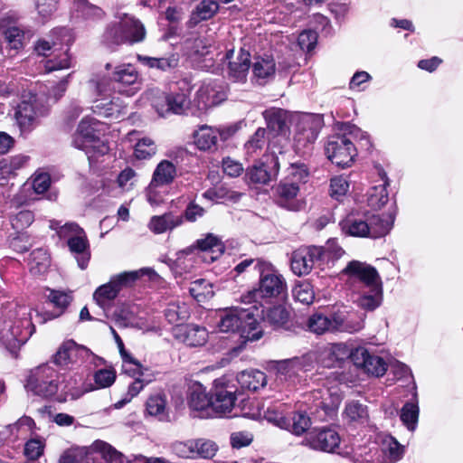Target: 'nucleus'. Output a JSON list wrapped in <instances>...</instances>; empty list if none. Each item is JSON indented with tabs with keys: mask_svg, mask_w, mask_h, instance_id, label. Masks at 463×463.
Here are the masks:
<instances>
[{
	"mask_svg": "<svg viewBox=\"0 0 463 463\" xmlns=\"http://www.w3.org/2000/svg\"><path fill=\"white\" fill-rule=\"evenodd\" d=\"M105 69L110 71L109 77L95 74L88 81L90 90L95 91L97 95L109 94L112 90V83L118 84L119 93L128 97L135 95L141 89L139 74L134 65L123 63L113 66L108 62Z\"/></svg>",
	"mask_w": 463,
	"mask_h": 463,
	"instance_id": "nucleus-1",
	"label": "nucleus"
},
{
	"mask_svg": "<svg viewBox=\"0 0 463 463\" xmlns=\"http://www.w3.org/2000/svg\"><path fill=\"white\" fill-rule=\"evenodd\" d=\"M217 324L221 332L238 334L244 341H256L262 336L259 319L260 314L256 305L247 308L239 307L222 310Z\"/></svg>",
	"mask_w": 463,
	"mask_h": 463,
	"instance_id": "nucleus-2",
	"label": "nucleus"
},
{
	"mask_svg": "<svg viewBox=\"0 0 463 463\" xmlns=\"http://www.w3.org/2000/svg\"><path fill=\"white\" fill-rule=\"evenodd\" d=\"M392 223L391 215L351 213L339 222V226L347 236L378 239L389 233Z\"/></svg>",
	"mask_w": 463,
	"mask_h": 463,
	"instance_id": "nucleus-3",
	"label": "nucleus"
},
{
	"mask_svg": "<svg viewBox=\"0 0 463 463\" xmlns=\"http://www.w3.org/2000/svg\"><path fill=\"white\" fill-rule=\"evenodd\" d=\"M196 250H200V258L208 263L216 260L224 251V246L221 240L212 234L208 233L204 238L196 241L194 245L189 246L176 253L175 260H169L168 265L172 269H180L184 271H188L192 267L191 264H185V260H192V256L194 255Z\"/></svg>",
	"mask_w": 463,
	"mask_h": 463,
	"instance_id": "nucleus-4",
	"label": "nucleus"
},
{
	"mask_svg": "<svg viewBox=\"0 0 463 463\" xmlns=\"http://www.w3.org/2000/svg\"><path fill=\"white\" fill-rule=\"evenodd\" d=\"M118 23L110 25L104 33L108 44H134L146 38L144 24L136 17L128 14H118Z\"/></svg>",
	"mask_w": 463,
	"mask_h": 463,
	"instance_id": "nucleus-5",
	"label": "nucleus"
},
{
	"mask_svg": "<svg viewBox=\"0 0 463 463\" xmlns=\"http://www.w3.org/2000/svg\"><path fill=\"white\" fill-rule=\"evenodd\" d=\"M99 121L84 118L79 124L73 138V146L85 152L90 163L109 152V146L99 138L97 127Z\"/></svg>",
	"mask_w": 463,
	"mask_h": 463,
	"instance_id": "nucleus-6",
	"label": "nucleus"
},
{
	"mask_svg": "<svg viewBox=\"0 0 463 463\" xmlns=\"http://www.w3.org/2000/svg\"><path fill=\"white\" fill-rule=\"evenodd\" d=\"M257 265L260 272L259 286L250 291L249 296L245 297L248 299L247 301L278 298L284 294L287 289V283L278 269L271 263L264 260H258Z\"/></svg>",
	"mask_w": 463,
	"mask_h": 463,
	"instance_id": "nucleus-7",
	"label": "nucleus"
},
{
	"mask_svg": "<svg viewBox=\"0 0 463 463\" xmlns=\"http://www.w3.org/2000/svg\"><path fill=\"white\" fill-rule=\"evenodd\" d=\"M63 381L54 367L45 364L31 370L26 387L35 395L48 399L57 394Z\"/></svg>",
	"mask_w": 463,
	"mask_h": 463,
	"instance_id": "nucleus-8",
	"label": "nucleus"
},
{
	"mask_svg": "<svg viewBox=\"0 0 463 463\" xmlns=\"http://www.w3.org/2000/svg\"><path fill=\"white\" fill-rule=\"evenodd\" d=\"M18 316L19 318L8 329L3 331L1 336L3 343L11 352L24 345L34 332L31 310L21 307Z\"/></svg>",
	"mask_w": 463,
	"mask_h": 463,
	"instance_id": "nucleus-9",
	"label": "nucleus"
},
{
	"mask_svg": "<svg viewBox=\"0 0 463 463\" xmlns=\"http://www.w3.org/2000/svg\"><path fill=\"white\" fill-rule=\"evenodd\" d=\"M325 152L333 164L343 168L350 166L356 156L353 140L342 134L328 137L325 144Z\"/></svg>",
	"mask_w": 463,
	"mask_h": 463,
	"instance_id": "nucleus-10",
	"label": "nucleus"
},
{
	"mask_svg": "<svg viewBox=\"0 0 463 463\" xmlns=\"http://www.w3.org/2000/svg\"><path fill=\"white\" fill-rule=\"evenodd\" d=\"M263 118L266 121L267 131L271 137H269V150L276 152L279 149V154H282V141L286 142L287 135V111L282 109L270 108L263 111Z\"/></svg>",
	"mask_w": 463,
	"mask_h": 463,
	"instance_id": "nucleus-11",
	"label": "nucleus"
},
{
	"mask_svg": "<svg viewBox=\"0 0 463 463\" xmlns=\"http://www.w3.org/2000/svg\"><path fill=\"white\" fill-rule=\"evenodd\" d=\"M152 106L160 117L184 114L190 106L189 91L162 93L154 98Z\"/></svg>",
	"mask_w": 463,
	"mask_h": 463,
	"instance_id": "nucleus-12",
	"label": "nucleus"
},
{
	"mask_svg": "<svg viewBox=\"0 0 463 463\" xmlns=\"http://www.w3.org/2000/svg\"><path fill=\"white\" fill-rule=\"evenodd\" d=\"M324 252V249L317 246L300 247L294 250L290 258L292 272L298 277L309 274L314 265L322 259Z\"/></svg>",
	"mask_w": 463,
	"mask_h": 463,
	"instance_id": "nucleus-13",
	"label": "nucleus"
},
{
	"mask_svg": "<svg viewBox=\"0 0 463 463\" xmlns=\"http://www.w3.org/2000/svg\"><path fill=\"white\" fill-rule=\"evenodd\" d=\"M279 149L265 154L260 162L248 169L247 175L252 183L266 184L278 177L279 171Z\"/></svg>",
	"mask_w": 463,
	"mask_h": 463,
	"instance_id": "nucleus-14",
	"label": "nucleus"
},
{
	"mask_svg": "<svg viewBox=\"0 0 463 463\" xmlns=\"http://www.w3.org/2000/svg\"><path fill=\"white\" fill-rule=\"evenodd\" d=\"M47 109L33 94L23 96L22 101L17 105L14 117L22 130L29 129L36 119L46 114Z\"/></svg>",
	"mask_w": 463,
	"mask_h": 463,
	"instance_id": "nucleus-15",
	"label": "nucleus"
},
{
	"mask_svg": "<svg viewBox=\"0 0 463 463\" xmlns=\"http://www.w3.org/2000/svg\"><path fill=\"white\" fill-rule=\"evenodd\" d=\"M318 137L317 122L310 117H305L298 120L294 136V149L297 154L304 156L308 155L313 144Z\"/></svg>",
	"mask_w": 463,
	"mask_h": 463,
	"instance_id": "nucleus-16",
	"label": "nucleus"
},
{
	"mask_svg": "<svg viewBox=\"0 0 463 463\" xmlns=\"http://www.w3.org/2000/svg\"><path fill=\"white\" fill-rule=\"evenodd\" d=\"M213 394L210 395L200 383H194L188 390L187 404L194 417L213 418Z\"/></svg>",
	"mask_w": 463,
	"mask_h": 463,
	"instance_id": "nucleus-17",
	"label": "nucleus"
},
{
	"mask_svg": "<svg viewBox=\"0 0 463 463\" xmlns=\"http://www.w3.org/2000/svg\"><path fill=\"white\" fill-rule=\"evenodd\" d=\"M225 58L228 60V79L232 82H246L250 68V52L241 48L235 54L233 50H229L225 53Z\"/></svg>",
	"mask_w": 463,
	"mask_h": 463,
	"instance_id": "nucleus-18",
	"label": "nucleus"
},
{
	"mask_svg": "<svg viewBox=\"0 0 463 463\" xmlns=\"http://www.w3.org/2000/svg\"><path fill=\"white\" fill-rule=\"evenodd\" d=\"M340 436L332 428L315 429L305 438V442L311 449L325 452H335L339 447Z\"/></svg>",
	"mask_w": 463,
	"mask_h": 463,
	"instance_id": "nucleus-19",
	"label": "nucleus"
},
{
	"mask_svg": "<svg viewBox=\"0 0 463 463\" xmlns=\"http://www.w3.org/2000/svg\"><path fill=\"white\" fill-rule=\"evenodd\" d=\"M351 360L355 366L361 367L367 373L377 377L383 375L387 370L385 361L382 357L371 354L364 347H358L352 351Z\"/></svg>",
	"mask_w": 463,
	"mask_h": 463,
	"instance_id": "nucleus-20",
	"label": "nucleus"
},
{
	"mask_svg": "<svg viewBox=\"0 0 463 463\" xmlns=\"http://www.w3.org/2000/svg\"><path fill=\"white\" fill-rule=\"evenodd\" d=\"M173 335L176 340L191 347L202 346L208 339L206 328L194 324L177 326Z\"/></svg>",
	"mask_w": 463,
	"mask_h": 463,
	"instance_id": "nucleus-21",
	"label": "nucleus"
},
{
	"mask_svg": "<svg viewBox=\"0 0 463 463\" xmlns=\"http://www.w3.org/2000/svg\"><path fill=\"white\" fill-rule=\"evenodd\" d=\"M344 271L357 278L368 289L375 288L377 292L382 288L381 278L377 270L370 265L353 260L348 263Z\"/></svg>",
	"mask_w": 463,
	"mask_h": 463,
	"instance_id": "nucleus-22",
	"label": "nucleus"
},
{
	"mask_svg": "<svg viewBox=\"0 0 463 463\" xmlns=\"http://www.w3.org/2000/svg\"><path fill=\"white\" fill-rule=\"evenodd\" d=\"M94 386L86 387L83 390L77 388H69L65 385L62 388V392L65 396H70L71 399L76 400L82 396L85 392L97 390L104 389L111 386L116 381V371L112 368L109 369H99L93 374Z\"/></svg>",
	"mask_w": 463,
	"mask_h": 463,
	"instance_id": "nucleus-23",
	"label": "nucleus"
},
{
	"mask_svg": "<svg viewBox=\"0 0 463 463\" xmlns=\"http://www.w3.org/2000/svg\"><path fill=\"white\" fill-rule=\"evenodd\" d=\"M365 314L335 312L332 314V332L356 333L364 326Z\"/></svg>",
	"mask_w": 463,
	"mask_h": 463,
	"instance_id": "nucleus-24",
	"label": "nucleus"
},
{
	"mask_svg": "<svg viewBox=\"0 0 463 463\" xmlns=\"http://www.w3.org/2000/svg\"><path fill=\"white\" fill-rule=\"evenodd\" d=\"M299 186L297 183H291L284 179L277 187L279 203L288 210L299 211L303 207V202L298 200Z\"/></svg>",
	"mask_w": 463,
	"mask_h": 463,
	"instance_id": "nucleus-25",
	"label": "nucleus"
},
{
	"mask_svg": "<svg viewBox=\"0 0 463 463\" xmlns=\"http://www.w3.org/2000/svg\"><path fill=\"white\" fill-rule=\"evenodd\" d=\"M177 176L176 165L169 160H162L154 170L150 188H157L171 184Z\"/></svg>",
	"mask_w": 463,
	"mask_h": 463,
	"instance_id": "nucleus-26",
	"label": "nucleus"
},
{
	"mask_svg": "<svg viewBox=\"0 0 463 463\" xmlns=\"http://www.w3.org/2000/svg\"><path fill=\"white\" fill-rule=\"evenodd\" d=\"M70 251L74 254L78 266L85 269L90 259V244L86 233H80L74 237H70L67 241Z\"/></svg>",
	"mask_w": 463,
	"mask_h": 463,
	"instance_id": "nucleus-27",
	"label": "nucleus"
},
{
	"mask_svg": "<svg viewBox=\"0 0 463 463\" xmlns=\"http://www.w3.org/2000/svg\"><path fill=\"white\" fill-rule=\"evenodd\" d=\"M52 43L46 40H40L35 45V51L39 55L47 56V52L51 51L52 47L57 45L69 46L72 42V34L68 28H55L52 32Z\"/></svg>",
	"mask_w": 463,
	"mask_h": 463,
	"instance_id": "nucleus-28",
	"label": "nucleus"
},
{
	"mask_svg": "<svg viewBox=\"0 0 463 463\" xmlns=\"http://www.w3.org/2000/svg\"><path fill=\"white\" fill-rule=\"evenodd\" d=\"M351 353L345 345L333 344L322 353L320 364L326 368L340 367L346 358H351Z\"/></svg>",
	"mask_w": 463,
	"mask_h": 463,
	"instance_id": "nucleus-29",
	"label": "nucleus"
},
{
	"mask_svg": "<svg viewBox=\"0 0 463 463\" xmlns=\"http://www.w3.org/2000/svg\"><path fill=\"white\" fill-rule=\"evenodd\" d=\"M312 368L313 363L308 356L294 357L281 361L278 367L279 372L288 378L300 376L301 373L309 372Z\"/></svg>",
	"mask_w": 463,
	"mask_h": 463,
	"instance_id": "nucleus-30",
	"label": "nucleus"
},
{
	"mask_svg": "<svg viewBox=\"0 0 463 463\" xmlns=\"http://www.w3.org/2000/svg\"><path fill=\"white\" fill-rule=\"evenodd\" d=\"M269 137H271V136L268 134L266 128H257V130L249 137V139L244 144V151L246 156L254 158L255 156H258L265 147L267 148L266 154H269Z\"/></svg>",
	"mask_w": 463,
	"mask_h": 463,
	"instance_id": "nucleus-31",
	"label": "nucleus"
},
{
	"mask_svg": "<svg viewBox=\"0 0 463 463\" xmlns=\"http://www.w3.org/2000/svg\"><path fill=\"white\" fill-rule=\"evenodd\" d=\"M49 294L47 296L48 300L57 308L59 312H46L43 315L42 322L44 323L48 320H52L60 317L64 310L68 307L73 299L72 291H62L56 289H48Z\"/></svg>",
	"mask_w": 463,
	"mask_h": 463,
	"instance_id": "nucleus-32",
	"label": "nucleus"
},
{
	"mask_svg": "<svg viewBox=\"0 0 463 463\" xmlns=\"http://www.w3.org/2000/svg\"><path fill=\"white\" fill-rule=\"evenodd\" d=\"M235 400L232 392L225 389L216 390L212 402L213 417H222L230 413L234 407Z\"/></svg>",
	"mask_w": 463,
	"mask_h": 463,
	"instance_id": "nucleus-33",
	"label": "nucleus"
},
{
	"mask_svg": "<svg viewBox=\"0 0 463 463\" xmlns=\"http://www.w3.org/2000/svg\"><path fill=\"white\" fill-rule=\"evenodd\" d=\"M183 224V216L173 213H165L162 215L152 216L148 228L155 234H161Z\"/></svg>",
	"mask_w": 463,
	"mask_h": 463,
	"instance_id": "nucleus-34",
	"label": "nucleus"
},
{
	"mask_svg": "<svg viewBox=\"0 0 463 463\" xmlns=\"http://www.w3.org/2000/svg\"><path fill=\"white\" fill-rule=\"evenodd\" d=\"M379 175L381 177L382 184L371 187L367 194L368 205L374 209H381L389 200V194L387 192L389 180L387 175L381 169L379 171Z\"/></svg>",
	"mask_w": 463,
	"mask_h": 463,
	"instance_id": "nucleus-35",
	"label": "nucleus"
},
{
	"mask_svg": "<svg viewBox=\"0 0 463 463\" xmlns=\"http://www.w3.org/2000/svg\"><path fill=\"white\" fill-rule=\"evenodd\" d=\"M146 276L150 280H156L158 279L157 273L151 268H142L138 270L125 271L111 279L115 286L118 287L120 291L124 287L131 286L139 278Z\"/></svg>",
	"mask_w": 463,
	"mask_h": 463,
	"instance_id": "nucleus-36",
	"label": "nucleus"
},
{
	"mask_svg": "<svg viewBox=\"0 0 463 463\" xmlns=\"http://www.w3.org/2000/svg\"><path fill=\"white\" fill-rule=\"evenodd\" d=\"M237 380L241 388L256 392L267 384L266 374L256 369H249L241 372Z\"/></svg>",
	"mask_w": 463,
	"mask_h": 463,
	"instance_id": "nucleus-37",
	"label": "nucleus"
},
{
	"mask_svg": "<svg viewBox=\"0 0 463 463\" xmlns=\"http://www.w3.org/2000/svg\"><path fill=\"white\" fill-rule=\"evenodd\" d=\"M137 59L141 64L151 69L160 70L162 71H169L176 68L179 63V56L175 53H172L168 56L160 58L138 54Z\"/></svg>",
	"mask_w": 463,
	"mask_h": 463,
	"instance_id": "nucleus-38",
	"label": "nucleus"
},
{
	"mask_svg": "<svg viewBox=\"0 0 463 463\" xmlns=\"http://www.w3.org/2000/svg\"><path fill=\"white\" fill-rule=\"evenodd\" d=\"M420 408L417 392H414L412 399L404 403L400 412V419L403 425L410 430L414 431L419 420Z\"/></svg>",
	"mask_w": 463,
	"mask_h": 463,
	"instance_id": "nucleus-39",
	"label": "nucleus"
},
{
	"mask_svg": "<svg viewBox=\"0 0 463 463\" xmlns=\"http://www.w3.org/2000/svg\"><path fill=\"white\" fill-rule=\"evenodd\" d=\"M102 96L104 97L94 101L91 107L92 111L100 117L118 118L121 114L122 106L114 98L110 99L107 97V94Z\"/></svg>",
	"mask_w": 463,
	"mask_h": 463,
	"instance_id": "nucleus-40",
	"label": "nucleus"
},
{
	"mask_svg": "<svg viewBox=\"0 0 463 463\" xmlns=\"http://www.w3.org/2000/svg\"><path fill=\"white\" fill-rule=\"evenodd\" d=\"M0 30L6 41L7 55L14 56L19 50L24 48V32L16 26L5 27L3 22L0 24Z\"/></svg>",
	"mask_w": 463,
	"mask_h": 463,
	"instance_id": "nucleus-41",
	"label": "nucleus"
},
{
	"mask_svg": "<svg viewBox=\"0 0 463 463\" xmlns=\"http://www.w3.org/2000/svg\"><path fill=\"white\" fill-rule=\"evenodd\" d=\"M194 144L200 150H212L216 148L217 130L215 128L202 125L194 133Z\"/></svg>",
	"mask_w": 463,
	"mask_h": 463,
	"instance_id": "nucleus-42",
	"label": "nucleus"
},
{
	"mask_svg": "<svg viewBox=\"0 0 463 463\" xmlns=\"http://www.w3.org/2000/svg\"><path fill=\"white\" fill-rule=\"evenodd\" d=\"M276 64L272 56L256 57L252 63V73L258 80H268L275 74Z\"/></svg>",
	"mask_w": 463,
	"mask_h": 463,
	"instance_id": "nucleus-43",
	"label": "nucleus"
},
{
	"mask_svg": "<svg viewBox=\"0 0 463 463\" xmlns=\"http://www.w3.org/2000/svg\"><path fill=\"white\" fill-rule=\"evenodd\" d=\"M219 3L215 0H197L192 11L191 20L194 24L213 18L219 10Z\"/></svg>",
	"mask_w": 463,
	"mask_h": 463,
	"instance_id": "nucleus-44",
	"label": "nucleus"
},
{
	"mask_svg": "<svg viewBox=\"0 0 463 463\" xmlns=\"http://www.w3.org/2000/svg\"><path fill=\"white\" fill-rule=\"evenodd\" d=\"M317 394H321L318 399L315 394L317 399L316 406L324 411L325 415L328 417H333L337 411L342 398L341 395L337 393V392H330L329 390H325L322 392H317Z\"/></svg>",
	"mask_w": 463,
	"mask_h": 463,
	"instance_id": "nucleus-45",
	"label": "nucleus"
},
{
	"mask_svg": "<svg viewBox=\"0 0 463 463\" xmlns=\"http://www.w3.org/2000/svg\"><path fill=\"white\" fill-rule=\"evenodd\" d=\"M215 38V33L200 34L190 43V48L195 55L206 56L219 48L216 46Z\"/></svg>",
	"mask_w": 463,
	"mask_h": 463,
	"instance_id": "nucleus-46",
	"label": "nucleus"
},
{
	"mask_svg": "<svg viewBox=\"0 0 463 463\" xmlns=\"http://www.w3.org/2000/svg\"><path fill=\"white\" fill-rule=\"evenodd\" d=\"M118 293V287L115 286L110 279L109 282L99 286L95 290L93 298L100 307L105 309L110 306V302L117 298Z\"/></svg>",
	"mask_w": 463,
	"mask_h": 463,
	"instance_id": "nucleus-47",
	"label": "nucleus"
},
{
	"mask_svg": "<svg viewBox=\"0 0 463 463\" xmlns=\"http://www.w3.org/2000/svg\"><path fill=\"white\" fill-rule=\"evenodd\" d=\"M189 308L185 303L175 301L170 302L165 309V317L170 324H178L188 319Z\"/></svg>",
	"mask_w": 463,
	"mask_h": 463,
	"instance_id": "nucleus-48",
	"label": "nucleus"
},
{
	"mask_svg": "<svg viewBox=\"0 0 463 463\" xmlns=\"http://www.w3.org/2000/svg\"><path fill=\"white\" fill-rule=\"evenodd\" d=\"M260 317L267 323H269L274 328L283 326L288 319V312L283 306H275L269 308L264 314L263 310H260Z\"/></svg>",
	"mask_w": 463,
	"mask_h": 463,
	"instance_id": "nucleus-49",
	"label": "nucleus"
},
{
	"mask_svg": "<svg viewBox=\"0 0 463 463\" xmlns=\"http://www.w3.org/2000/svg\"><path fill=\"white\" fill-rule=\"evenodd\" d=\"M307 329L317 335H322L326 332H332V315L326 317L322 313H315L307 318Z\"/></svg>",
	"mask_w": 463,
	"mask_h": 463,
	"instance_id": "nucleus-50",
	"label": "nucleus"
},
{
	"mask_svg": "<svg viewBox=\"0 0 463 463\" xmlns=\"http://www.w3.org/2000/svg\"><path fill=\"white\" fill-rule=\"evenodd\" d=\"M146 411L152 416H156L159 420L167 418L166 400L163 394L151 395L146 401Z\"/></svg>",
	"mask_w": 463,
	"mask_h": 463,
	"instance_id": "nucleus-51",
	"label": "nucleus"
},
{
	"mask_svg": "<svg viewBox=\"0 0 463 463\" xmlns=\"http://www.w3.org/2000/svg\"><path fill=\"white\" fill-rule=\"evenodd\" d=\"M189 292L197 302H204L213 296L211 283L203 279L192 282Z\"/></svg>",
	"mask_w": 463,
	"mask_h": 463,
	"instance_id": "nucleus-52",
	"label": "nucleus"
},
{
	"mask_svg": "<svg viewBox=\"0 0 463 463\" xmlns=\"http://www.w3.org/2000/svg\"><path fill=\"white\" fill-rule=\"evenodd\" d=\"M382 294V288H380L377 292L375 288L368 289V292L362 293L357 299V304L361 308L366 311H373L380 306Z\"/></svg>",
	"mask_w": 463,
	"mask_h": 463,
	"instance_id": "nucleus-53",
	"label": "nucleus"
},
{
	"mask_svg": "<svg viewBox=\"0 0 463 463\" xmlns=\"http://www.w3.org/2000/svg\"><path fill=\"white\" fill-rule=\"evenodd\" d=\"M344 415L349 421L364 422L368 418L367 407L357 401H351L345 405Z\"/></svg>",
	"mask_w": 463,
	"mask_h": 463,
	"instance_id": "nucleus-54",
	"label": "nucleus"
},
{
	"mask_svg": "<svg viewBox=\"0 0 463 463\" xmlns=\"http://www.w3.org/2000/svg\"><path fill=\"white\" fill-rule=\"evenodd\" d=\"M75 11L79 16L87 20L99 19L103 16L101 8L89 3L87 0H78L75 4Z\"/></svg>",
	"mask_w": 463,
	"mask_h": 463,
	"instance_id": "nucleus-55",
	"label": "nucleus"
},
{
	"mask_svg": "<svg viewBox=\"0 0 463 463\" xmlns=\"http://www.w3.org/2000/svg\"><path fill=\"white\" fill-rule=\"evenodd\" d=\"M68 51L69 49L67 48L61 53L53 55L52 59L47 60L44 64L45 71L52 72L70 68L71 60Z\"/></svg>",
	"mask_w": 463,
	"mask_h": 463,
	"instance_id": "nucleus-56",
	"label": "nucleus"
},
{
	"mask_svg": "<svg viewBox=\"0 0 463 463\" xmlns=\"http://www.w3.org/2000/svg\"><path fill=\"white\" fill-rule=\"evenodd\" d=\"M157 151L155 141L150 137L140 138L135 146V156L137 159H148Z\"/></svg>",
	"mask_w": 463,
	"mask_h": 463,
	"instance_id": "nucleus-57",
	"label": "nucleus"
},
{
	"mask_svg": "<svg viewBox=\"0 0 463 463\" xmlns=\"http://www.w3.org/2000/svg\"><path fill=\"white\" fill-rule=\"evenodd\" d=\"M292 294L297 301L305 305L312 304L315 299L313 287L308 282L297 284L292 289Z\"/></svg>",
	"mask_w": 463,
	"mask_h": 463,
	"instance_id": "nucleus-58",
	"label": "nucleus"
},
{
	"mask_svg": "<svg viewBox=\"0 0 463 463\" xmlns=\"http://www.w3.org/2000/svg\"><path fill=\"white\" fill-rule=\"evenodd\" d=\"M96 449L107 463H122L123 454L104 441H98L95 444Z\"/></svg>",
	"mask_w": 463,
	"mask_h": 463,
	"instance_id": "nucleus-59",
	"label": "nucleus"
},
{
	"mask_svg": "<svg viewBox=\"0 0 463 463\" xmlns=\"http://www.w3.org/2000/svg\"><path fill=\"white\" fill-rule=\"evenodd\" d=\"M76 347L77 345L72 340L64 342L53 356L54 363L61 366L66 365L71 362Z\"/></svg>",
	"mask_w": 463,
	"mask_h": 463,
	"instance_id": "nucleus-60",
	"label": "nucleus"
},
{
	"mask_svg": "<svg viewBox=\"0 0 463 463\" xmlns=\"http://www.w3.org/2000/svg\"><path fill=\"white\" fill-rule=\"evenodd\" d=\"M308 177V170L303 163H293L288 169V175L285 178L291 183H297L299 186L305 184Z\"/></svg>",
	"mask_w": 463,
	"mask_h": 463,
	"instance_id": "nucleus-61",
	"label": "nucleus"
},
{
	"mask_svg": "<svg viewBox=\"0 0 463 463\" xmlns=\"http://www.w3.org/2000/svg\"><path fill=\"white\" fill-rule=\"evenodd\" d=\"M44 447V439L32 438L24 445V455L31 460L38 459L43 454Z\"/></svg>",
	"mask_w": 463,
	"mask_h": 463,
	"instance_id": "nucleus-62",
	"label": "nucleus"
},
{
	"mask_svg": "<svg viewBox=\"0 0 463 463\" xmlns=\"http://www.w3.org/2000/svg\"><path fill=\"white\" fill-rule=\"evenodd\" d=\"M31 270L35 273L45 271L50 264V259L47 252L42 249H37L33 250L31 253Z\"/></svg>",
	"mask_w": 463,
	"mask_h": 463,
	"instance_id": "nucleus-63",
	"label": "nucleus"
},
{
	"mask_svg": "<svg viewBox=\"0 0 463 463\" xmlns=\"http://www.w3.org/2000/svg\"><path fill=\"white\" fill-rule=\"evenodd\" d=\"M86 458L85 448H71L61 455L58 463H85Z\"/></svg>",
	"mask_w": 463,
	"mask_h": 463,
	"instance_id": "nucleus-64",
	"label": "nucleus"
}]
</instances>
